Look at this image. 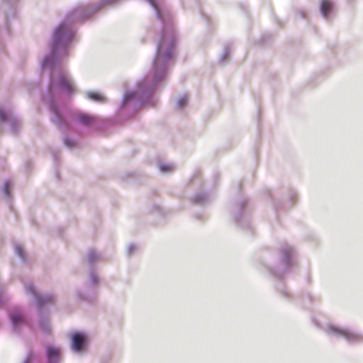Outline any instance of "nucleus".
I'll use <instances>...</instances> for the list:
<instances>
[{
	"instance_id": "3",
	"label": "nucleus",
	"mask_w": 363,
	"mask_h": 363,
	"mask_svg": "<svg viewBox=\"0 0 363 363\" xmlns=\"http://www.w3.org/2000/svg\"><path fill=\"white\" fill-rule=\"evenodd\" d=\"M27 290L33 296L37 298V304L38 307L43 306L45 303H52L55 301V298L52 296H39L35 291L34 287L30 285L27 287Z\"/></svg>"
},
{
	"instance_id": "4",
	"label": "nucleus",
	"mask_w": 363,
	"mask_h": 363,
	"mask_svg": "<svg viewBox=\"0 0 363 363\" xmlns=\"http://www.w3.org/2000/svg\"><path fill=\"white\" fill-rule=\"evenodd\" d=\"M59 86L60 88L69 94L74 91V86L72 80L66 75H61L59 79Z\"/></svg>"
},
{
	"instance_id": "12",
	"label": "nucleus",
	"mask_w": 363,
	"mask_h": 363,
	"mask_svg": "<svg viewBox=\"0 0 363 363\" xmlns=\"http://www.w3.org/2000/svg\"><path fill=\"white\" fill-rule=\"evenodd\" d=\"M10 187H11V183L9 182H6L4 184V191L5 194L7 196H9V195H10V191H9Z\"/></svg>"
},
{
	"instance_id": "1",
	"label": "nucleus",
	"mask_w": 363,
	"mask_h": 363,
	"mask_svg": "<svg viewBox=\"0 0 363 363\" xmlns=\"http://www.w3.org/2000/svg\"><path fill=\"white\" fill-rule=\"evenodd\" d=\"M175 45V37L172 31L162 35L157 48V55L154 61L156 69H163L167 62L172 58Z\"/></svg>"
},
{
	"instance_id": "6",
	"label": "nucleus",
	"mask_w": 363,
	"mask_h": 363,
	"mask_svg": "<svg viewBox=\"0 0 363 363\" xmlns=\"http://www.w3.org/2000/svg\"><path fill=\"white\" fill-rule=\"evenodd\" d=\"M333 330L338 333L339 335H342V337H345L349 341H354L360 339V337L358 335L352 333L349 330L338 329H333Z\"/></svg>"
},
{
	"instance_id": "11",
	"label": "nucleus",
	"mask_w": 363,
	"mask_h": 363,
	"mask_svg": "<svg viewBox=\"0 0 363 363\" xmlns=\"http://www.w3.org/2000/svg\"><path fill=\"white\" fill-rule=\"evenodd\" d=\"M88 97L90 99L98 101H104V97L96 92H89L87 94Z\"/></svg>"
},
{
	"instance_id": "15",
	"label": "nucleus",
	"mask_w": 363,
	"mask_h": 363,
	"mask_svg": "<svg viewBox=\"0 0 363 363\" xmlns=\"http://www.w3.org/2000/svg\"><path fill=\"white\" fill-rule=\"evenodd\" d=\"M148 1L157 11H158V8L156 4L155 0H148Z\"/></svg>"
},
{
	"instance_id": "14",
	"label": "nucleus",
	"mask_w": 363,
	"mask_h": 363,
	"mask_svg": "<svg viewBox=\"0 0 363 363\" xmlns=\"http://www.w3.org/2000/svg\"><path fill=\"white\" fill-rule=\"evenodd\" d=\"M172 167L171 166H168V165H164V166H161V170L164 172V171H172Z\"/></svg>"
},
{
	"instance_id": "8",
	"label": "nucleus",
	"mask_w": 363,
	"mask_h": 363,
	"mask_svg": "<svg viewBox=\"0 0 363 363\" xmlns=\"http://www.w3.org/2000/svg\"><path fill=\"white\" fill-rule=\"evenodd\" d=\"M332 9V4L328 0H323L321 3V13L326 16Z\"/></svg>"
},
{
	"instance_id": "16",
	"label": "nucleus",
	"mask_w": 363,
	"mask_h": 363,
	"mask_svg": "<svg viewBox=\"0 0 363 363\" xmlns=\"http://www.w3.org/2000/svg\"><path fill=\"white\" fill-rule=\"evenodd\" d=\"M16 251L20 257H23V250L20 247H16Z\"/></svg>"
},
{
	"instance_id": "10",
	"label": "nucleus",
	"mask_w": 363,
	"mask_h": 363,
	"mask_svg": "<svg viewBox=\"0 0 363 363\" xmlns=\"http://www.w3.org/2000/svg\"><path fill=\"white\" fill-rule=\"evenodd\" d=\"M79 121L84 124L89 125L94 121V118L86 114H81L78 117Z\"/></svg>"
},
{
	"instance_id": "5",
	"label": "nucleus",
	"mask_w": 363,
	"mask_h": 363,
	"mask_svg": "<svg viewBox=\"0 0 363 363\" xmlns=\"http://www.w3.org/2000/svg\"><path fill=\"white\" fill-rule=\"evenodd\" d=\"M85 341V337L80 333H74L72 335V347L75 351H79L82 349Z\"/></svg>"
},
{
	"instance_id": "9",
	"label": "nucleus",
	"mask_w": 363,
	"mask_h": 363,
	"mask_svg": "<svg viewBox=\"0 0 363 363\" xmlns=\"http://www.w3.org/2000/svg\"><path fill=\"white\" fill-rule=\"evenodd\" d=\"M11 318L14 326H17L18 324L23 322V316L21 313H15L11 315Z\"/></svg>"
},
{
	"instance_id": "2",
	"label": "nucleus",
	"mask_w": 363,
	"mask_h": 363,
	"mask_svg": "<svg viewBox=\"0 0 363 363\" xmlns=\"http://www.w3.org/2000/svg\"><path fill=\"white\" fill-rule=\"evenodd\" d=\"M70 40L71 33L68 28L64 24L60 25V26L55 30L54 33L53 49H57L60 45L64 44Z\"/></svg>"
},
{
	"instance_id": "18",
	"label": "nucleus",
	"mask_w": 363,
	"mask_h": 363,
	"mask_svg": "<svg viewBox=\"0 0 363 363\" xmlns=\"http://www.w3.org/2000/svg\"><path fill=\"white\" fill-rule=\"evenodd\" d=\"M65 143H66V145H68V146H72V144H71L68 140H65Z\"/></svg>"
},
{
	"instance_id": "7",
	"label": "nucleus",
	"mask_w": 363,
	"mask_h": 363,
	"mask_svg": "<svg viewBox=\"0 0 363 363\" xmlns=\"http://www.w3.org/2000/svg\"><path fill=\"white\" fill-rule=\"evenodd\" d=\"M48 357L49 359L50 363L52 360H57L60 356V350L55 347H49L48 348Z\"/></svg>"
},
{
	"instance_id": "17",
	"label": "nucleus",
	"mask_w": 363,
	"mask_h": 363,
	"mask_svg": "<svg viewBox=\"0 0 363 363\" xmlns=\"http://www.w3.org/2000/svg\"><path fill=\"white\" fill-rule=\"evenodd\" d=\"M0 119L1 121L4 120L5 119V115L4 113H3V111H0Z\"/></svg>"
},
{
	"instance_id": "13",
	"label": "nucleus",
	"mask_w": 363,
	"mask_h": 363,
	"mask_svg": "<svg viewBox=\"0 0 363 363\" xmlns=\"http://www.w3.org/2000/svg\"><path fill=\"white\" fill-rule=\"evenodd\" d=\"M186 104H187V99L186 97H183L179 100L178 106H179V108H182L184 106H186Z\"/></svg>"
}]
</instances>
